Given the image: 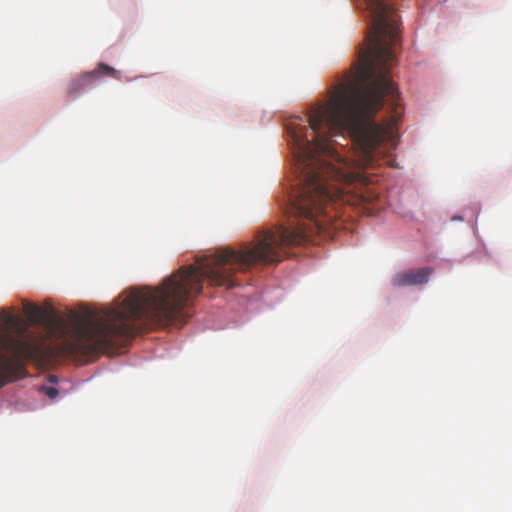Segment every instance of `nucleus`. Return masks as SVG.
Instances as JSON below:
<instances>
[{
  "mask_svg": "<svg viewBox=\"0 0 512 512\" xmlns=\"http://www.w3.org/2000/svg\"><path fill=\"white\" fill-rule=\"evenodd\" d=\"M431 274L432 269L428 267L401 271L392 278V285L395 287L422 285L428 282Z\"/></svg>",
  "mask_w": 512,
  "mask_h": 512,
  "instance_id": "obj_5",
  "label": "nucleus"
},
{
  "mask_svg": "<svg viewBox=\"0 0 512 512\" xmlns=\"http://www.w3.org/2000/svg\"><path fill=\"white\" fill-rule=\"evenodd\" d=\"M4 322L17 330V336L0 332V388L23 372L24 360H40L45 354L44 340L27 332L18 316L7 313Z\"/></svg>",
  "mask_w": 512,
  "mask_h": 512,
  "instance_id": "obj_3",
  "label": "nucleus"
},
{
  "mask_svg": "<svg viewBox=\"0 0 512 512\" xmlns=\"http://www.w3.org/2000/svg\"><path fill=\"white\" fill-rule=\"evenodd\" d=\"M453 220H463V218L460 217V216L459 217H453Z\"/></svg>",
  "mask_w": 512,
  "mask_h": 512,
  "instance_id": "obj_8",
  "label": "nucleus"
},
{
  "mask_svg": "<svg viewBox=\"0 0 512 512\" xmlns=\"http://www.w3.org/2000/svg\"><path fill=\"white\" fill-rule=\"evenodd\" d=\"M211 286L231 289V248H221L197 259L196 265L182 266L155 287L131 288L125 297L101 311L86 310L67 323L53 309L24 303L23 312L32 323L45 326L47 336L60 341L73 354H91L112 348L118 339L131 338L148 325H169L183 316V309L203 289Z\"/></svg>",
  "mask_w": 512,
  "mask_h": 512,
  "instance_id": "obj_2",
  "label": "nucleus"
},
{
  "mask_svg": "<svg viewBox=\"0 0 512 512\" xmlns=\"http://www.w3.org/2000/svg\"><path fill=\"white\" fill-rule=\"evenodd\" d=\"M50 382H56V376L54 375H51L50 378H49Z\"/></svg>",
  "mask_w": 512,
  "mask_h": 512,
  "instance_id": "obj_7",
  "label": "nucleus"
},
{
  "mask_svg": "<svg viewBox=\"0 0 512 512\" xmlns=\"http://www.w3.org/2000/svg\"><path fill=\"white\" fill-rule=\"evenodd\" d=\"M356 3L370 26L355 71L327 100L310 105L306 118L294 116L285 124L298 177L286 213L309 220L318 231L336 217L329 208L338 202L366 208L363 170L396 148L401 113L388 74L400 43L399 16L390 0Z\"/></svg>",
  "mask_w": 512,
  "mask_h": 512,
  "instance_id": "obj_1",
  "label": "nucleus"
},
{
  "mask_svg": "<svg viewBox=\"0 0 512 512\" xmlns=\"http://www.w3.org/2000/svg\"><path fill=\"white\" fill-rule=\"evenodd\" d=\"M119 75L120 73L113 67L100 63L94 70L85 72L74 78L69 84L68 93L74 96L81 90L93 85L101 77L108 76L118 79Z\"/></svg>",
  "mask_w": 512,
  "mask_h": 512,
  "instance_id": "obj_4",
  "label": "nucleus"
},
{
  "mask_svg": "<svg viewBox=\"0 0 512 512\" xmlns=\"http://www.w3.org/2000/svg\"><path fill=\"white\" fill-rule=\"evenodd\" d=\"M42 391L51 399L58 395V390L54 387H42Z\"/></svg>",
  "mask_w": 512,
  "mask_h": 512,
  "instance_id": "obj_6",
  "label": "nucleus"
}]
</instances>
